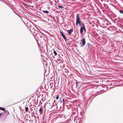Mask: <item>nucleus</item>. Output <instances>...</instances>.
<instances>
[{
	"label": "nucleus",
	"instance_id": "1",
	"mask_svg": "<svg viewBox=\"0 0 123 123\" xmlns=\"http://www.w3.org/2000/svg\"><path fill=\"white\" fill-rule=\"evenodd\" d=\"M85 3H86V4H85V8H86L87 9L85 8V16H87V17H89V16H90V12L91 11L90 9H88V8H89L91 6L90 5V3L89 0H85ZM86 17L85 16V21L86 20L85 19L86 18H85Z\"/></svg>",
	"mask_w": 123,
	"mask_h": 123
},
{
	"label": "nucleus",
	"instance_id": "2",
	"mask_svg": "<svg viewBox=\"0 0 123 123\" xmlns=\"http://www.w3.org/2000/svg\"><path fill=\"white\" fill-rule=\"evenodd\" d=\"M76 24L78 25V24L80 26H81L79 16L78 14H77L76 18Z\"/></svg>",
	"mask_w": 123,
	"mask_h": 123
},
{
	"label": "nucleus",
	"instance_id": "3",
	"mask_svg": "<svg viewBox=\"0 0 123 123\" xmlns=\"http://www.w3.org/2000/svg\"><path fill=\"white\" fill-rule=\"evenodd\" d=\"M85 47L86 49H87L89 51H90L91 50L92 46L89 43H87Z\"/></svg>",
	"mask_w": 123,
	"mask_h": 123
},
{
	"label": "nucleus",
	"instance_id": "4",
	"mask_svg": "<svg viewBox=\"0 0 123 123\" xmlns=\"http://www.w3.org/2000/svg\"><path fill=\"white\" fill-rule=\"evenodd\" d=\"M83 26L81 27L80 30V32L81 34H82L83 30H85V26H84V24H83Z\"/></svg>",
	"mask_w": 123,
	"mask_h": 123
},
{
	"label": "nucleus",
	"instance_id": "5",
	"mask_svg": "<svg viewBox=\"0 0 123 123\" xmlns=\"http://www.w3.org/2000/svg\"><path fill=\"white\" fill-rule=\"evenodd\" d=\"M81 41L82 42L81 43H80L81 44V46H83L85 45V38H83Z\"/></svg>",
	"mask_w": 123,
	"mask_h": 123
},
{
	"label": "nucleus",
	"instance_id": "6",
	"mask_svg": "<svg viewBox=\"0 0 123 123\" xmlns=\"http://www.w3.org/2000/svg\"><path fill=\"white\" fill-rule=\"evenodd\" d=\"M60 32L61 33L62 36L65 39V40H66L67 39V38L65 36V35H64L61 31H60Z\"/></svg>",
	"mask_w": 123,
	"mask_h": 123
},
{
	"label": "nucleus",
	"instance_id": "7",
	"mask_svg": "<svg viewBox=\"0 0 123 123\" xmlns=\"http://www.w3.org/2000/svg\"><path fill=\"white\" fill-rule=\"evenodd\" d=\"M73 31V30L71 29L69 30H67V31L69 35H70L72 32Z\"/></svg>",
	"mask_w": 123,
	"mask_h": 123
},
{
	"label": "nucleus",
	"instance_id": "8",
	"mask_svg": "<svg viewBox=\"0 0 123 123\" xmlns=\"http://www.w3.org/2000/svg\"><path fill=\"white\" fill-rule=\"evenodd\" d=\"M52 107H51V109L50 110L51 111H52L53 110H55V106L54 105H52L51 106Z\"/></svg>",
	"mask_w": 123,
	"mask_h": 123
},
{
	"label": "nucleus",
	"instance_id": "9",
	"mask_svg": "<svg viewBox=\"0 0 123 123\" xmlns=\"http://www.w3.org/2000/svg\"><path fill=\"white\" fill-rule=\"evenodd\" d=\"M43 108L41 107L39 109V112L41 114H42L43 113Z\"/></svg>",
	"mask_w": 123,
	"mask_h": 123
},
{
	"label": "nucleus",
	"instance_id": "10",
	"mask_svg": "<svg viewBox=\"0 0 123 123\" xmlns=\"http://www.w3.org/2000/svg\"><path fill=\"white\" fill-rule=\"evenodd\" d=\"M0 110L4 111H5V109L4 107H0Z\"/></svg>",
	"mask_w": 123,
	"mask_h": 123
},
{
	"label": "nucleus",
	"instance_id": "11",
	"mask_svg": "<svg viewBox=\"0 0 123 123\" xmlns=\"http://www.w3.org/2000/svg\"><path fill=\"white\" fill-rule=\"evenodd\" d=\"M28 106H27L25 107V111H26V112H28Z\"/></svg>",
	"mask_w": 123,
	"mask_h": 123
},
{
	"label": "nucleus",
	"instance_id": "12",
	"mask_svg": "<svg viewBox=\"0 0 123 123\" xmlns=\"http://www.w3.org/2000/svg\"><path fill=\"white\" fill-rule=\"evenodd\" d=\"M55 96L56 97L55 98L56 100H57L59 99V95H58L57 96Z\"/></svg>",
	"mask_w": 123,
	"mask_h": 123
},
{
	"label": "nucleus",
	"instance_id": "13",
	"mask_svg": "<svg viewBox=\"0 0 123 123\" xmlns=\"http://www.w3.org/2000/svg\"><path fill=\"white\" fill-rule=\"evenodd\" d=\"M53 53H54V54H55V56H56L57 55V53L56 52L55 50H54Z\"/></svg>",
	"mask_w": 123,
	"mask_h": 123
},
{
	"label": "nucleus",
	"instance_id": "14",
	"mask_svg": "<svg viewBox=\"0 0 123 123\" xmlns=\"http://www.w3.org/2000/svg\"><path fill=\"white\" fill-rule=\"evenodd\" d=\"M58 7L59 8H61V9H63L64 8V7L62 6H60L59 5L58 6Z\"/></svg>",
	"mask_w": 123,
	"mask_h": 123
},
{
	"label": "nucleus",
	"instance_id": "15",
	"mask_svg": "<svg viewBox=\"0 0 123 123\" xmlns=\"http://www.w3.org/2000/svg\"><path fill=\"white\" fill-rule=\"evenodd\" d=\"M119 12L123 14V11L122 10H120L119 11Z\"/></svg>",
	"mask_w": 123,
	"mask_h": 123
},
{
	"label": "nucleus",
	"instance_id": "16",
	"mask_svg": "<svg viewBox=\"0 0 123 123\" xmlns=\"http://www.w3.org/2000/svg\"><path fill=\"white\" fill-rule=\"evenodd\" d=\"M43 12L46 13H48L49 12L48 11H44Z\"/></svg>",
	"mask_w": 123,
	"mask_h": 123
},
{
	"label": "nucleus",
	"instance_id": "17",
	"mask_svg": "<svg viewBox=\"0 0 123 123\" xmlns=\"http://www.w3.org/2000/svg\"><path fill=\"white\" fill-rule=\"evenodd\" d=\"M5 112H6V113L8 114H9V112L7 110Z\"/></svg>",
	"mask_w": 123,
	"mask_h": 123
},
{
	"label": "nucleus",
	"instance_id": "18",
	"mask_svg": "<svg viewBox=\"0 0 123 123\" xmlns=\"http://www.w3.org/2000/svg\"><path fill=\"white\" fill-rule=\"evenodd\" d=\"M62 101L63 102V104H64L65 102V100L64 99H62Z\"/></svg>",
	"mask_w": 123,
	"mask_h": 123
},
{
	"label": "nucleus",
	"instance_id": "19",
	"mask_svg": "<svg viewBox=\"0 0 123 123\" xmlns=\"http://www.w3.org/2000/svg\"><path fill=\"white\" fill-rule=\"evenodd\" d=\"M2 115V113H0V117Z\"/></svg>",
	"mask_w": 123,
	"mask_h": 123
},
{
	"label": "nucleus",
	"instance_id": "20",
	"mask_svg": "<svg viewBox=\"0 0 123 123\" xmlns=\"http://www.w3.org/2000/svg\"><path fill=\"white\" fill-rule=\"evenodd\" d=\"M106 90H104L103 89H102V90H100V91L101 92V91H106Z\"/></svg>",
	"mask_w": 123,
	"mask_h": 123
},
{
	"label": "nucleus",
	"instance_id": "21",
	"mask_svg": "<svg viewBox=\"0 0 123 123\" xmlns=\"http://www.w3.org/2000/svg\"><path fill=\"white\" fill-rule=\"evenodd\" d=\"M78 83L77 82H76V87H77V85Z\"/></svg>",
	"mask_w": 123,
	"mask_h": 123
},
{
	"label": "nucleus",
	"instance_id": "22",
	"mask_svg": "<svg viewBox=\"0 0 123 123\" xmlns=\"http://www.w3.org/2000/svg\"><path fill=\"white\" fill-rule=\"evenodd\" d=\"M86 28H85V32H86Z\"/></svg>",
	"mask_w": 123,
	"mask_h": 123
},
{
	"label": "nucleus",
	"instance_id": "23",
	"mask_svg": "<svg viewBox=\"0 0 123 123\" xmlns=\"http://www.w3.org/2000/svg\"><path fill=\"white\" fill-rule=\"evenodd\" d=\"M86 104V103H85V105Z\"/></svg>",
	"mask_w": 123,
	"mask_h": 123
},
{
	"label": "nucleus",
	"instance_id": "24",
	"mask_svg": "<svg viewBox=\"0 0 123 123\" xmlns=\"http://www.w3.org/2000/svg\"><path fill=\"white\" fill-rule=\"evenodd\" d=\"M122 3H123V1H122Z\"/></svg>",
	"mask_w": 123,
	"mask_h": 123
}]
</instances>
